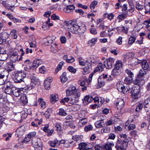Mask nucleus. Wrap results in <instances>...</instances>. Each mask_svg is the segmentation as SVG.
<instances>
[{
    "mask_svg": "<svg viewBox=\"0 0 150 150\" xmlns=\"http://www.w3.org/2000/svg\"><path fill=\"white\" fill-rule=\"evenodd\" d=\"M66 25L67 26L69 31L79 35L83 33L86 30L84 24H76V21L74 20L66 22Z\"/></svg>",
    "mask_w": 150,
    "mask_h": 150,
    "instance_id": "nucleus-1",
    "label": "nucleus"
},
{
    "mask_svg": "<svg viewBox=\"0 0 150 150\" xmlns=\"http://www.w3.org/2000/svg\"><path fill=\"white\" fill-rule=\"evenodd\" d=\"M21 99L22 102L24 104H26L28 102L27 97L25 95L21 96Z\"/></svg>",
    "mask_w": 150,
    "mask_h": 150,
    "instance_id": "nucleus-54",
    "label": "nucleus"
},
{
    "mask_svg": "<svg viewBox=\"0 0 150 150\" xmlns=\"http://www.w3.org/2000/svg\"><path fill=\"white\" fill-rule=\"evenodd\" d=\"M114 146V144L113 142L108 143L103 146V149L104 148L105 150H112V147Z\"/></svg>",
    "mask_w": 150,
    "mask_h": 150,
    "instance_id": "nucleus-19",
    "label": "nucleus"
},
{
    "mask_svg": "<svg viewBox=\"0 0 150 150\" xmlns=\"http://www.w3.org/2000/svg\"><path fill=\"white\" fill-rule=\"evenodd\" d=\"M144 104L146 105H148L150 104V96H149L145 99Z\"/></svg>",
    "mask_w": 150,
    "mask_h": 150,
    "instance_id": "nucleus-64",
    "label": "nucleus"
},
{
    "mask_svg": "<svg viewBox=\"0 0 150 150\" xmlns=\"http://www.w3.org/2000/svg\"><path fill=\"white\" fill-rule=\"evenodd\" d=\"M140 91L139 87H134L130 89L131 93L132 94H139Z\"/></svg>",
    "mask_w": 150,
    "mask_h": 150,
    "instance_id": "nucleus-23",
    "label": "nucleus"
},
{
    "mask_svg": "<svg viewBox=\"0 0 150 150\" xmlns=\"http://www.w3.org/2000/svg\"><path fill=\"white\" fill-rule=\"evenodd\" d=\"M115 59L112 58H109L104 62V65L107 69H110L112 67V65L114 63Z\"/></svg>",
    "mask_w": 150,
    "mask_h": 150,
    "instance_id": "nucleus-6",
    "label": "nucleus"
},
{
    "mask_svg": "<svg viewBox=\"0 0 150 150\" xmlns=\"http://www.w3.org/2000/svg\"><path fill=\"white\" fill-rule=\"evenodd\" d=\"M36 132H32L30 133L28 135V137L29 139L27 140V138H26L23 141V143H26V142L30 141V138L34 137L36 135Z\"/></svg>",
    "mask_w": 150,
    "mask_h": 150,
    "instance_id": "nucleus-16",
    "label": "nucleus"
},
{
    "mask_svg": "<svg viewBox=\"0 0 150 150\" xmlns=\"http://www.w3.org/2000/svg\"><path fill=\"white\" fill-rule=\"evenodd\" d=\"M122 31L126 34H127L128 33V30H129V28L125 27L124 26H122Z\"/></svg>",
    "mask_w": 150,
    "mask_h": 150,
    "instance_id": "nucleus-61",
    "label": "nucleus"
},
{
    "mask_svg": "<svg viewBox=\"0 0 150 150\" xmlns=\"http://www.w3.org/2000/svg\"><path fill=\"white\" fill-rule=\"evenodd\" d=\"M88 122V120L86 118H82L79 120L78 123L79 126L81 127L85 125Z\"/></svg>",
    "mask_w": 150,
    "mask_h": 150,
    "instance_id": "nucleus-28",
    "label": "nucleus"
},
{
    "mask_svg": "<svg viewBox=\"0 0 150 150\" xmlns=\"http://www.w3.org/2000/svg\"><path fill=\"white\" fill-rule=\"evenodd\" d=\"M49 143L50 146L52 147H55L59 144V141L56 139L53 141H50Z\"/></svg>",
    "mask_w": 150,
    "mask_h": 150,
    "instance_id": "nucleus-33",
    "label": "nucleus"
},
{
    "mask_svg": "<svg viewBox=\"0 0 150 150\" xmlns=\"http://www.w3.org/2000/svg\"><path fill=\"white\" fill-rule=\"evenodd\" d=\"M10 34L14 39H16L17 38L16 30H12L11 31Z\"/></svg>",
    "mask_w": 150,
    "mask_h": 150,
    "instance_id": "nucleus-48",
    "label": "nucleus"
},
{
    "mask_svg": "<svg viewBox=\"0 0 150 150\" xmlns=\"http://www.w3.org/2000/svg\"><path fill=\"white\" fill-rule=\"evenodd\" d=\"M12 91L11 85L10 84L9 85H7L5 90V92L7 94H12Z\"/></svg>",
    "mask_w": 150,
    "mask_h": 150,
    "instance_id": "nucleus-39",
    "label": "nucleus"
},
{
    "mask_svg": "<svg viewBox=\"0 0 150 150\" xmlns=\"http://www.w3.org/2000/svg\"><path fill=\"white\" fill-rule=\"evenodd\" d=\"M75 144V143L73 141H66V142L65 143L64 146L66 147H72Z\"/></svg>",
    "mask_w": 150,
    "mask_h": 150,
    "instance_id": "nucleus-32",
    "label": "nucleus"
},
{
    "mask_svg": "<svg viewBox=\"0 0 150 150\" xmlns=\"http://www.w3.org/2000/svg\"><path fill=\"white\" fill-rule=\"evenodd\" d=\"M104 122L103 120H100L96 122L95 123V125L96 127L99 128L103 127L102 123Z\"/></svg>",
    "mask_w": 150,
    "mask_h": 150,
    "instance_id": "nucleus-36",
    "label": "nucleus"
},
{
    "mask_svg": "<svg viewBox=\"0 0 150 150\" xmlns=\"http://www.w3.org/2000/svg\"><path fill=\"white\" fill-rule=\"evenodd\" d=\"M10 5H11L12 8L14 7L15 5H17L16 3H17V0H8Z\"/></svg>",
    "mask_w": 150,
    "mask_h": 150,
    "instance_id": "nucleus-46",
    "label": "nucleus"
},
{
    "mask_svg": "<svg viewBox=\"0 0 150 150\" xmlns=\"http://www.w3.org/2000/svg\"><path fill=\"white\" fill-rule=\"evenodd\" d=\"M58 114L61 116H65L67 115V113L63 109L60 108L59 109V112L58 113Z\"/></svg>",
    "mask_w": 150,
    "mask_h": 150,
    "instance_id": "nucleus-45",
    "label": "nucleus"
},
{
    "mask_svg": "<svg viewBox=\"0 0 150 150\" xmlns=\"http://www.w3.org/2000/svg\"><path fill=\"white\" fill-rule=\"evenodd\" d=\"M67 73L65 72H63L60 77L61 81L63 83H65L68 80L66 76Z\"/></svg>",
    "mask_w": 150,
    "mask_h": 150,
    "instance_id": "nucleus-24",
    "label": "nucleus"
},
{
    "mask_svg": "<svg viewBox=\"0 0 150 150\" xmlns=\"http://www.w3.org/2000/svg\"><path fill=\"white\" fill-rule=\"evenodd\" d=\"M125 72L129 77H132L133 76V74L131 70L127 69L126 70Z\"/></svg>",
    "mask_w": 150,
    "mask_h": 150,
    "instance_id": "nucleus-62",
    "label": "nucleus"
},
{
    "mask_svg": "<svg viewBox=\"0 0 150 150\" xmlns=\"http://www.w3.org/2000/svg\"><path fill=\"white\" fill-rule=\"evenodd\" d=\"M104 15L105 17H107L110 20H111L113 19L114 17V15L112 13H111L110 14H109L105 13Z\"/></svg>",
    "mask_w": 150,
    "mask_h": 150,
    "instance_id": "nucleus-53",
    "label": "nucleus"
},
{
    "mask_svg": "<svg viewBox=\"0 0 150 150\" xmlns=\"http://www.w3.org/2000/svg\"><path fill=\"white\" fill-rule=\"evenodd\" d=\"M122 63L121 61H117L116 62L114 68L120 69V68L122 66Z\"/></svg>",
    "mask_w": 150,
    "mask_h": 150,
    "instance_id": "nucleus-35",
    "label": "nucleus"
},
{
    "mask_svg": "<svg viewBox=\"0 0 150 150\" xmlns=\"http://www.w3.org/2000/svg\"><path fill=\"white\" fill-rule=\"evenodd\" d=\"M143 107V105L142 103H138L137 106V107L135 109L136 111L137 112H140Z\"/></svg>",
    "mask_w": 150,
    "mask_h": 150,
    "instance_id": "nucleus-42",
    "label": "nucleus"
},
{
    "mask_svg": "<svg viewBox=\"0 0 150 150\" xmlns=\"http://www.w3.org/2000/svg\"><path fill=\"white\" fill-rule=\"evenodd\" d=\"M146 26V27L148 28L150 27L149 25L150 24V18L145 21L143 23Z\"/></svg>",
    "mask_w": 150,
    "mask_h": 150,
    "instance_id": "nucleus-63",
    "label": "nucleus"
},
{
    "mask_svg": "<svg viewBox=\"0 0 150 150\" xmlns=\"http://www.w3.org/2000/svg\"><path fill=\"white\" fill-rule=\"evenodd\" d=\"M146 72L145 70L143 69V70H140L138 74L139 76H140L141 77L143 76L144 75L146 74Z\"/></svg>",
    "mask_w": 150,
    "mask_h": 150,
    "instance_id": "nucleus-57",
    "label": "nucleus"
},
{
    "mask_svg": "<svg viewBox=\"0 0 150 150\" xmlns=\"http://www.w3.org/2000/svg\"><path fill=\"white\" fill-rule=\"evenodd\" d=\"M18 55L17 53L14 52L12 53L10 57V60L13 62H15L16 61H19L18 59Z\"/></svg>",
    "mask_w": 150,
    "mask_h": 150,
    "instance_id": "nucleus-14",
    "label": "nucleus"
},
{
    "mask_svg": "<svg viewBox=\"0 0 150 150\" xmlns=\"http://www.w3.org/2000/svg\"><path fill=\"white\" fill-rule=\"evenodd\" d=\"M39 103V105L42 109H44L46 107V103L45 102L43 101L42 98H39L38 101Z\"/></svg>",
    "mask_w": 150,
    "mask_h": 150,
    "instance_id": "nucleus-30",
    "label": "nucleus"
},
{
    "mask_svg": "<svg viewBox=\"0 0 150 150\" xmlns=\"http://www.w3.org/2000/svg\"><path fill=\"white\" fill-rule=\"evenodd\" d=\"M67 69L70 72L74 74L76 72V69L71 66L67 68Z\"/></svg>",
    "mask_w": 150,
    "mask_h": 150,
    "instance_id": "nucleus-60",
    "label": "nucleus"
},
{
    "mask_svg": "<svg viewBox=\"0 0 150 150\" xmlns=\"http://www.w3.org/2000/svg\"><path fill=\"white\" fill-rule=\"evenodd\" d=\"M91 70V65L86 66L83 69V74H86L89 72Z\"/></svg>",
    "mask_w": 150,
    "mask_h": 150,
    "instance_id": "nucleus-25",
    "label": "nucleus"
},
{
    "mask_svg": "<svg viewBox=\"0 0 150 150\" xmlns=\"http://www.w3.org/2000/svg\"><path fill=\"white\" fill-rule=\"evenodd\" d=\"M0 34V37H1L2 40H4V41L8 38L9 36V35L6 32H2Z\"/></svg>",
    "mask_w": 150,
    "mask_h": 150,
    "instance_id": "nucleus-27",
    "label": "nucleus"
},
{
    "mask_svg": "<svg viewBox=\"0 0 150 150\" xmlns=\"http://www.w3.org/2000/svg\"><path fill=\"white\" fill-rule=\"evenodd\" d=\"M15 74L16 76L20 77L23 79L26 76V72H25L23 70L16 71L15 73Z\"/></svg>",
    "mask_w": 150,
    "mask_h": 150,
    "instance_id": "nucleus-12",
    "label": "nucleus"
},
{
    "mask_svg": "<svg viewBox=\"0 0 150 150\" xmlns=\"http://www.w3.org/2000/svg\"><path fill=\"white\" fill-rule=\"evenodd\" d=\"M25 128L24 126H21L17 129L16 132L18 137H21L23 136L25 132Z\"/></svg>",
    "mask_w": 150,
    "mask_h": 150,
    "instance_id": "nucleus-8",
    "label": "nucleus"
},
{
    "mask_svg": "<svg viewBox=\"0 0 150 150\" xmlns=\"http://www.w3.org/2000/svg\"><path fill=\"white\" fill-rule=\"evenodd\" d=\"M142 66L143 69L144 70L147 69L149 67L148 63L145 60H143Z\"/></svg>",
    "mask_w": 150,
    "mask_h": 150,
    "instance_id": "nucleus-38",
    "label": "nucleus"
},
{
    "mask_svg": "<svg viewBox=\"0 0 150 150\" xmlns=\"http://www.w3.org/2000/svg\"><path fill=\"white\" fill-rule=\"evenodd\" d=\"M136 127L135 125L134 124H130L128 126L126 125V129H127L129 130L133 129Z\"/></svg>",
    "mask_w": 150,
    "mask_h": 150,
    "instance_id": "nucleus-47",
    "label": "nucleus"
},
{
    "mask_svg": "<svg viewBox=\"0 0 150 150\" xmlns=\"http://www.w3.org/2000/svg\"><path fill=\"white\" fill-rule=\"evenodd\" d=\"M98 2L96 1H94L92 2L90 5V8L91 10H93L94 9L95 7L97 5Z\"/></svg>",
    "mask_w": 150,
    "mask_h": 150,
    "instance_id": "nucleus-51",
    "label": "nucleus"
},
{
    "mask_svg": "<svg viewBox=\"0 0 150 150\" xmlns=\"http://www.w3.org/2000/svg\"><path fill=\"white\" fill-rule=\"evenodd\" d=\"M144 81L139 77H138L134 81V83L137 85H138L139 86L142 85L144 83Z\"/></svg>",
    "mask_w": 150,
    "mask_h": 150,
    "instance_id": "nucleus-17",
    "label": "nucleus"
},
{
    "mask_svg": "<svg viewBox=\"0 0 150 150\" xmlns=\"http://www.w3.org/2000/svg\"><path fill=\"white\" fill-rule=\"evenodd\" d=\"M93 100V98L92 96H85L83 100V101L84 102L85 101L89 103L91 102Z\"/></svg>",
    "mask_w": 150,
    "mask_h": 150,
    "instance_id": "nucleus-34",
    "label": "nucleus"
},
{
    "mask_svg": "<svg viewBox=\"0 0 150 150\" xmlns=\"http://www.w3.org/2000/svg\"><path fill=\"white\" fill-rule=\"evenodd\" d=\"M30 77L31 80V82L30 86H28L26 89H27L29 91L35 90L36 86L39 82V80L34 76V74L33 75H30Z\"/></svg>",
    "mask_w": 150,
    "mask_h": 150,
    "instance_id": "nucleus-3",
    "label": "nucleus"
},
{
    "mask_svg": "<svg viewBox=\"0 0 150 150\" xmlns=\"http://www.w3.org/2000/svg\"><path fill=\"white\" fill-rule=\"evenodd\" d=\"M93 126L91 125H89L87 126H86L84 127V130L86 132L89 131H91L93 130Z\"/></svg>",
    "mask_w": 150,
    "mask_h": 150,
    "instance_id": "nucleus-49",
    "label": "nucleus"
},
{
    "mask_svg": "<svg viewBox=\"0 0 150 150\" xmlns=\"http://www.w3.org/2000/svg\"><path fill=\"white\" fill-rule=\"evenodd\" d=\"M2 4L6 8L8 9L9 10H11L12 11H13V9H12V7L11 6L7 0L6 1H3L2 2Z\"/></svg>",
    "mask_w": 150,
    "mask_h": 150,
    "instance_id": "nucleus-26",
    "label": "nucleus"
},
{
    "mask_svg": "<svg viewBox=\"0 0 150 150\" xmlns=\"http://www.w3.org/2000/svg\"><path fill=\"white\" fill-rule=\"evenodd\" d=\"M75 8V6L73 5H66L64 8V11L67 13L73 11Z\"/></svg>",
    "mask_w": 150,
    "mask_h": 150,
    "instance_id": "nucleus-9",
    "label": "nucleus"
},
{
    "mask_svg": "<svg viewBox=\"0 0 150 150\" xmlns=\"http://www.w3.org/2000/svg\"><path fill=\"white\" fill-rule=\"evenodd\" d=\"M42 62L40 60H35L33 62V64H31V67L33 69H35L38 66L41 64Z\"/></svg>",
    "mask_w": 150,
    "mask_h": 150,
    "instance_id": "nucleus-15",
    "label": "nucleus"
},
{
    "mask_svg": "<svg viewBox=\"0 0 150 150\" xmlns=\"http://www.w3.org/2000/svg\"><path fill=\"white\" fill-rule=\"evenodd\" d=\"M105 67L104 64L103 65L102 63H100L98 65L97 67L95 68V71H103V69Z\"/></svg>",
    "mask_w": 150,
    "mask_h": 150,
    "instance_id": "nucleus-20",
    "label": "nucleus"
},
{
    "mask_svg": "<svg viewBox=\"0 0 150 150\" xmlns=\"http://www.w3.org/2000/svg\"><path fill=\"white\" fill-rule=\"evenodd\" d=\"M87 145L84 143H81L79 144V148L80 149H84L86 150L87 149L86 147Z\"/></svg>",
    "mask_w": 150,
    "mask_h": 150,
    "instance_id": "nucleus-43",
    "label": "nucleus"
},
{
    "mask_svg": "<svg viewBox=\"0 0 150 150\" xmlns=\"http://www.w3.org/2000/svg\"><path fill=\"white\" fill-rule=\"evenodd\" d=\"M124 13V14H120L117 16V18L120 19L118 21L119 22H120V21L124 20V19L126 18V16H125L126 13H125H125Z\"/></svg>",
    "mask_w": 150,
    "mask_h": 150,
    "instance_id": "nucleus-52",
    "label": "nucleus"
},
{
    "mask_svg": "<svg viewBox=\"0 0 150 150\" xmlns=\"http://www.w3.org/2000/svg\"><path fill=\"white\" fill-rule=\"evenodd\" d=\"M135 38L134 37H131L129 39L128 43L129 44H133L135 41Z\"/></svg>",
    "mask_w": 150,
    "mask_h": 150,
    "instance_id": "nucleus-59",
    "label": "nucleus"
},
{
    "mask_svg": "<svg viewBox=\"0 0 150 150\" xmlns=\"http://www.w3.org/2000/svg\"><path fill=\"white\" fill-rule=\"evenodd\" d=\"M81 94H77V95H73L70 99L69 103L72 104H74L78 103Z\"/></svg>",
    "mask_w": 150,
    "mask_h": 150,
    "instance_id": "nucleus-7",
    "label": "nucleus"
},
{
    "mask_svg": "<svg viewBox=\"0 0 150 150\" xmlns=\"http://www.w3.org/2000/svg\"><path fill=\"white\" fill-rule=\"evenodd\" d=\"M31 64L30 62L27 63L26 65L24 67V70L28 71H30L31 70H33L31 67Z\"/></svg>",
    "mask_w": 150,
    "mask_h": 150,
    "instance_id": "nucleus-29",
    "label": "nucleus"
},
{
    "mask_svg": "<svg viewBox=\"0 0 150 150\" xmlns=\"http://www.w3.org/2000/svg\"><path fill=\"white\" fill-rule=\"evenodd\" d=\"M7 68L6 71H8V73L13 70L14 69V66L12 62L9 63L8 64Z\"/></svg>",
    "mask_w": 150,
    "mask_h": 150,
    "instance_id": "nucleus-31",
    "label": "nucleus"
},
{
    "mask_svg": "<svg viewBox=\"0 0 150 150\" xmlns=\"http://www.w3.org/2000/svg\"><path fill=\"white\" fill-rule=\"evenodd\" d=\"M130 89H128L127 88H125L123 86H120L118 88V90L119 91L121 92H123L124 94L125 93H127L128 91H130Z\"/></svg>",
    "mask_w": 150,
    "mask_h": 150,
    "instance_id": "nucleus-18",
    "label": "nucleus"
},
{
    "mask_svg": "<svg viewBox=\"0 0 150 150\" xmlns=\"http://www.w3.org/2000/svg\"><path fill=\"white\" fill-rule=\"evenodd\" d=\"M21 89H18L16 90V91H15L14 93H13V94L16 97L19 96L21 94Z\"/></svg>",
    "mask_w": 150,
    "mask_h": 150,
    "instance_id": "nucleus-58",
    "label": "nucleus"
},
{
    "mask_svg": "<svg viewBox=\"0 0 150 150\" xmlns=\"http://www.w3.org/2000/svg\"><path fill=\"white\" fill-rule=\"evenodd\" d=\"M74 0H64L63 1V3L65 5H69L70 4L73 2Z\"/></svg>",
    "mask_w": 150,
    "mask_h": 150,
    "instance_id": "nucleus-55",
    "label": "nucleus"
},
{
    "mask_svg": "<svg viewBox=\"0 0 150 150\" xmlns=\"http://www.w3.org/2000/svg\"><path fill=\"white\" fill-rule=\"evenodd\" d=\"M79 93L81 94L80 92L76 88V87L73 85L71 86L66 90V94L68 96L72 95H76Z\"/></svg>",
    "mask_w": 150,
    "mask_h": 150,
    "instance_id": "nucleus-5",
    "label": "nucleus"
},
{
    "mask_svg": "<svg viewBox=\"0 0 150 150\" xmlns=\"http://www.w3.org/2000/svg\"><path fill=\"white\" fill-rule=\"evenodd\" d=\"M145 3L146 5L144 6L146 10L144 13L145 14L148 13L150 14V0H146Z\"/></svg>",
    "mask_w": 150,
    "mask_h": 150,
    "instance_id": "nucleus-13",
    "label": "nucleus"
},
{
    "mask_svg": "<svg viewBox=\"0 0 150 150\" xmlns=\"http://www.w3.org/2000/svg\"><path fill=\"white\" fill-rule=\"evenodd\" d=\"M90 62L93 63H96L98 62L99 61V60L98 58H97L96 56H92L90 58Z\"/></svg>",
    "mask_w": 150,
    "mask_h": 150,
    "instance_id": "nucleus-37",
    "label": "nucleus"
},
{
    "mask_svg": "<svg viewBox=\"0 0 150 150\" xmlns=\"http://www.w3.org/2000/svg\"><path fill=\"white\" fill-rule=\"evenodd\" d=\"M52 81L51 78H47L44 82V86L46 89H49L50 88V83Z\"/></svg>",
    "mask_w": 150,
    "mask_h": 150,
    "instance_id": "nucleus-11",
    "label": "nucleus"
},
{
    "mask_svg": "<svg viewBox=\"0 0 150 150\" xmlns=\"http://www.w3.org/2000/svg\"><path fill=\"white\" fill-rule=\"evenodd\" d=\"M32 143L35 150H42V144L39 138H34L32 139Z\"/></svg>",
    "mask_w": 150,
    "mask_h": 150,
    "instance_id": "nucleus-4",
    "label": "nucleus"
},
{
    "mask_svg": "<svg viewBox=\"0 0 150 150\" xmlns=\"http://www.w3.org/2000/svg\"><path fill=\"white\" fill-rule=\"evenodd\" d=\"M136 8L138 10H142L144 8V6L143 5L140 4L138 1L136 2Z\"/></svg>",
    "mask_w": 150,
    "mask_h": 150,
    "instance_id": "nucleus-50",
    "label": "nucleus"
},
{
    "mask_svg": "<svg viewBox=\"0 0 150 150\" xmlns=\"http://www.w3.org/2000/svg\"><path fill=\"white\" fill-rule=\"evenodd\" d=\"M58 45L56 43L52 44L51 46V50L52 52L55 53L57 51Z\"/></svg>",
    "mask_w": 150,
    "mask_h": 150,
    "instance_id": "nucleus-22",
    "label": "nucleus"
},
{
    "mask_svg": "<svg viewBox=\"0 0 150 150\" xmlns=\"http://www.w3.org/2000/svg\"><path fill=\"white\" fill-rule=\"evenodd\" d=\"M50 98L52 102H55L58 100V96L57 94H52L50 96Z\"/></svg>",
    "mask_w": 150,
    "mask_h": 150,
    "instance_id": "nucleus-40",
    "label": "nucleus"
},
{
    "mask_svg": "<svg viewBox=\"0 0 150 150\" xmlns=\"http://www.w3.org/2000/svg\"><path fill=\"white\" fill-rule=\"evenodd\" d=\"M100 76L104 80L105 79H106V80H107V81H111L112 80V79L111 78L110 76L108 79H107L108 78V75L106 74H103L102 75Z\"/></svg>",
    "mask_w": 150,
    "mask_h": 150,
    "instance_id": "nucleus-44",
    "label": "nucleus"
},
{
    "mask_svg": "<svg viewBox=\"0 0 150 150\" xmlns=\"http://www.w3.org/2000/svg\"><path fill=\"white\" fill-rule=\"evenodd\" d=\"M121 73V70L115 68H114L111 72V75L114 76H117L120 74Z\"/></svg>",
    "mask_w": 150,
    "mask_h": 150,
    "instance_id": "nucleus-21",
    "label": "nucleus"
},
{
    "mask_svg": "<svg viewBox=\"0 0 150 150\" xmlns=\"http://www.w3.org/2000/svg\"><path fill=\"white\" fill-rule=\"evenodd\" d=\"M118 101L116 102V106L117 109H122L124 105V101L123 99L119 98L118 99Z\"/></svg>",
    "mask_w": 150,
    "mask_h": 150,
    "instance_id": "nucleus-10",
    "label": "nucleus"
},
{
    "mask_svg": "<svg viewBox=\"0 0 150 150\" xmlns=\"http://www.w3.org/2000/svg\"><path fill=\"white\" fill-rule=\"evenodd\" d=\"M13 80L15 83H20L23 81V79L15 75L13 78Z\"/></svg>",
    "mask_w": 150,
    "mask_h": 150,
    "instance_id": "nucleus-41",
    "label": "nucleus"
},
{
    "mask_svg": "<svg viewBox=\"0 0 150 150\" xmlns=\"http://www.w3.org/2000/svg\"><path fill=\"white\" fill-rule=\"evenodd\" d=\"M40 71L42 73L44 74L46 73L47 69L45 68V67L43 66H42L39 69Z\"/></svg>",
    "mask_w": 150,
    "mask_h": 150,
    "instance_id": "nucleus-56",
    "label": "nucleus"
},
{
    "mask_svg": "<svg viewBox=\"0 0 150 150\" xmlns=\"http://www.w3.org/2000/svg\"><path fill=\"white\" fill-rule=\"evenodd\" d=\"M120 136L122 139L120 138L117 139L115 148L117 150H125L128 142V140L127 138V135L126 134H122L120 135Z\"/></svg>",
    "mask_w": 150,
    "mask_h": 150,
    "instance_id": "nucleus-2",
    "label": "nucleus"
}]
</instances>
